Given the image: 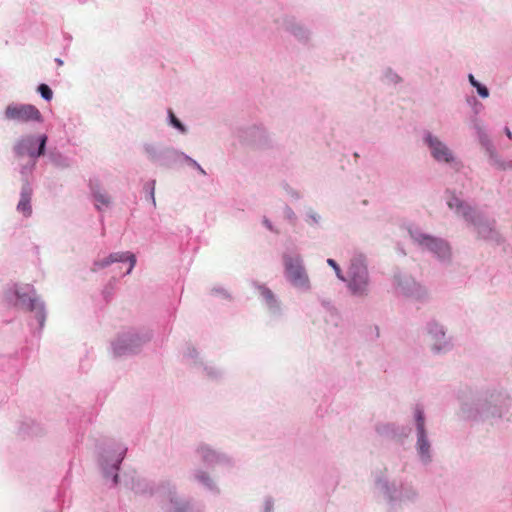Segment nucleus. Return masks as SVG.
Masks as SVG:
<instances>
[{
  "instance_id": "obj_1",
  "label": "nucleus",
  "mask_w": 512,
  "mask_h": 512,
  "mask_svg": "<svg viewBox=\"0 0 512 512\" xmlns=\"http://www.w3.org/2000/svg\"><path fill=\"white\" fill-rule=\"evenodd\" d=\"M2 301L10 308L31 313L39 327H44L48 315L46 303L33 284L9 283L3 290Z\"/></svg>"
},
{
  "instance_id": "obj_2",
  "label": "nucleus",
  "mask_w": 512,
  "mask_h": 512,
  "mask_svg": "<svg viewBox=\"0 0 512 512\" xmlns=\"http://www.w3.org/2000/svg\"><path fill=\"white\" fill-rule=\"evenodd\" d=\"M346 284L348 294L356 299H366L371 293V278L367 261L363 255H354L347 266L342 281Z\"/></svg>"
},
{
  "instance_id": "obj_3",
  "label": "nucleus",
  "mask_w": 512,
  "mask_h": 512,
  "mask_svg": "<svg viewBox=\"0 0 512 512\" xmlns=\"http://www.w3.org/2000/svg\"><path fill=\"white\" fill-rule=\"evenodd\" d=\"M282 266L283 276L292 289L300 293H309L313 289V282L301 253H283Z\"/></svg>"
},
{
  "instance_id": "obj_4",
  "label": "nucleus",
  "mask_w": 512,
  "mask_h": 512,
  "mask_svg": "<svg viewBox=\"0 0 512 512\" xmlns=\"http://www.w3.org/2000/svg\"><path fill=\"white\" fill-rule=\"evenodd\" d=\"M151 339L147 331L136 328H124L110 340L109 353L114 358L129 357L138 354Z\"/></svg>"
},
{
  "instance_id": "obj_5",
  "label": "nucleus",
  "mask_w": 512,
  "mask_h": 512,
  "mask_svg": "<svg viewBox=\"0 0 512 512\" xmlns=\"http://www.w3.org/2000/svg\"><path fill=\"white\" fill-rule=\"evenodd\" d=\"M423 142L427 147L431 158L439 165L458 170L462 167V161L453 148L439 135L426 132Z\"/></svg>"
},
{
  "instance_id": "obj_6",
  "label": "nucleus",
  "mask_w": 512,
  "mask_h": 512,
  "mask_svg": "<svg viewBox=\"0 0 512 512\" xmlns=\"http://www.w3.org/2000/svg\"><path fill=\"white\" fill-rule=\"evenodd\" d=\"M4 121L18 125L42 124L44 116L40 109L31 103L10 102L2 112Z\"/></svg>"
},
{
  "instance_id": "obj_7",
  "label": "nucleus",
  "mask_w": 512,
  "mask_h": 512,
  "mask_svg": "<svg viewBox=\"0 0 512 512\" xmlns=\"http://www.w3.org/2000/svg\"><path fill=\"white\" fill-rule=\"evenodd\" d=\"M408 231L415 244L433 253L440 261L449 262L451 260L452 249L446 240L428 234L414 225H411Z\"/></svg>"
},
{
  "instance_id": "obj_8",
  "label": "nucleus",
  "mask_w": 512,
  "mask_h": 512,
  "mask_svg": "<svg viewBox=\"0 0 512 512\" xmlns=\"http://www.w3.org/2000/svg\"><path fill=\"white\" fill-rule=\"evenodd\" d=\"M473 405L476 413L483 417H500L508 411L510 399L505 393L491 391L480 394Z\"/></svg>"
},
{
  "instance_id": "obj_9",
  "label": "nucleus",
  "mask_w": 512,
  "mask_h": 512,
  "mask_svg": "<svg viewBox=\"0 0 512 512\" xmlns=\"http://www.w3.org/2000/svg\"><path fill=\"white\" fill-rule=\"evenodd\" d=\"M47 141L45 133H26L15 140L12 149L18 157L28 156L35 160L45 154Z\"/></svg>"
},
{
  "instance_id": "obj_10",
  "label": "nucleus",
  "mask_w": 512,
  "mask_h": 512,
  "mask_svg": "<svg viewBox=\"0 0 512 512\" xmlns=\"http://www.w3.org/2000/svg\"><path fill=\"white\" fill-rule=\"evenodd\" d=\"M425 341L434 354H444L452 348V341L445 326L431 319L424 326Z\"/></svg>"
},
{
  "instance_id": "obj_11",
  "label": "nucleus",
  "mask_w": 512,
  "mask_h": 512,
  "mask_svg": "<svg viewBox=\"0 0 512 512\" xmlns=\"http://www.w3.org/2000/svg\"><path fill=\"white\" fill-rule=\"evenodd\" d=\"M127 448L122 444H115L105 448L99 457V465L103 476L116 484L118 481L119 466L126 454Z\"/></svg>"
},
{
  "instance_id": "obj_12",
  "label": "nucleus",
  "mask_w": 512,
  "mask_h": 512,
  "mask_svg": "<svg viewBox=\"0 0 512 512\" xmlns=\"http://www.w3.org/2000/svg\"><path fill=\"white\" fill-rule=\"evenodd\" d=\"M474 129L481 147L484 149V154L488 164L499 171L512 170V160L503 158L495 146L493 145L484 124L476 122Z\"/></svg>"
},
{
  "instance_id": "obj_13",
  "label": "nucleus",
  "mask_w": 512,
  "mask_h": 512,
  "mask_svg": "<svg viewBox=\"0 0 512 512\" xmlns=\"http://www.w3.org/2000/svg\"><path fill=\"white\" fill-rule=\"evenodd\" d=\"M413 419L416 429V455L421 463L428 464L433 458V448L425 426V415L423 410L416 408L413 412Z\"/></svg>"
},
{
  "instance_id": "obj_14",
  "label": "nucleus",
  "mask_w": 512,
  "mask_h": 512,
  "mask_svg": "<svg viewBox=\"0 0 512 512\" xmlns=\"http://www.w3.org/2000/svg\"><path fill=\"white\" fill-rule=\"evenodd\" d=\"M400 481V478L386 475L379 476L375 480L374 495L379 502L385 504L390 510H396Z\"/></svg>"
},
{
  "instance_id": "obj_15",
  "label": "nucleus",
  "mask_w": 512,
  "mask_h": 512,
  "mask_svg": "<svg viewBox=\"0 0 512 512\" xmlns=\"http://www.w3.org/2000/svg\"><path fill=\"white\" fill-rule=\"evenodd\" d=\"M269 139L266 128L259 123H252L239 129L238 140L246 147L259 148Z\"/></svg>"
},
{
  "instance_id": "obj_16",
  "label": "nucleus",
  "mask_w": 512,
  "mask_h": 512,
  "mask_svg": "<svg viewBox=\"0 0 512 512\" xmlns=\"http://www.w3.org/2000/svg\"><path fill=\"white\" fill-rule=\"evenodd\" d=\"M395 283L398 291L407 297L415 300H426L429 298L428 289L410 275H397Z\"/></svg>"
},
{
  "instance_id": "obj_17",
  "label": "nucleus",
  "mask_w": 512,
  "mask_h": 512,
  "mask_svg": "<svg viewBox=\"0 0 512 512\" xmlns=\"http://www.w3.org/2000/svg\"><path fill=\"white\" fill-rule=\"evenodd\" d=\"M448 208L457 216L468 223L478 225L480 217L475 209L455 194H448L446 197Z\"/></svg>"
},
{
  "instance_id": "obj_18",
  "label": "nucleus",
  "mask_w": 512,
  "mask_h": 512,
  "mask_svg": "<svg viewBox=\"0 0 512 512\" xmlns=\"http://www.w3.org/2000/svg\"><path fill=\"white\" fill-rule=\"evenodd\" d=\"M192 480L210 494L219 495L221 493L218 478L207 469L196 468L193 470Z\"/></svg>"
},
{
  "instance_id": "obj_19",
  "label": "nucleus",
  "mask_w": 512,
  "mask_h": 512,
  "mask_svg": "<svg viewBox=\"0 0 512 512\" xmlns=\"http://www.w3.org/2000/svg\"><path fill=\"white\" fill-rule=\"evenodd\" d=\"M196 453L201 461L210 466L230 464L231 458L224 452H221L207 444H201L197 447Z\"/></svg>"
},
{
  "instance_id": "obj_20",
  "label": "nucleus",
  "mask_w": 512,
  "mask_h": 512,
  "mask_svg": "<svg viewBox=\"0 0 512 512\" xmlns=\"http://www.w3.org/2000/svg\"><path fill=\"white\" fill-rule=\"evenodd\" d=\"M419 499L420 495L417 487L411 482L403 481L401 479L396 501V510L411 504H415L419 501Z\"/></svg>"
},
{
  "instance_id": "obj_21",
  "label": "nucleus",
  "mask_w": 512,
  "mask_h": 512,
  "mask_svg": "<svg viewBox=\"0 0 512 512\" xmlns=\"http://www.w3.org/2000/svg\"><path fill=\"white\" fill-rule=\"evenodd\" d=\"M90 192L97 210H104L110 206L112 202L111 196L99 183L91 182Z\"/></svg>"
},
{
  "instance_id": "obj_22",
  "label": "nucleus",
  "mask_w": 512,
  "mask_h": 512,
  "mask_svg": "<svg viewBox=\"0 0 512 512\" xmlns=\"http://www.w3.org/2000/svg\"><path fill=\"white\" fill-rule=\"evenodd\" d=\"M256 289L262 301L267 306L269 312L273 315L280 314L282 311V306L274 293L270 289L260 285L257 286Z\"/></svg>"
},
{
  "instance_id": "obj_23",
  "label": "nucleus",
  "mask_w": 512,
  "mask_h": 512,
  "mask_svg": "<svg viewBox=\"0 0 512 512\" xmlns=\"http://www.w3.org/2000/svg\"><path fill=\"white\" fill-rule=\"evenodd\" d=\"M143 155L154 163H162L164 159V148L157 142L148 141L142 145Z\"/></svg>"
},
{
  "instance_id": "obj_24",
  "label": "nucleus",
  "mask_w": 512,
  "mask_h": 512,
  "mask_svg": "<svg viewBox=\"0 0 512 512\" xmlns=\"http://www.w3.org/2000/svg\"><path fill=\"white\" fill-rule=\"evenodd\" d=\"M285 24L287 31H289L298 40L307 41L310 39L311 32L309 29L294 18H285Z\"/></svg>"
},
{
  "instance_id": "obj_25",
  "label": "nucleus",
  "mask_w": 512,
  "mask_h": 512,
  "mask_svg": "<svg viewBox=\"0 0 512 512\" xmlns=\"http://www.w3.org/2000/svg\"><path fill=\"white\" fill-rule=\"evenodd\" d=\"M32 189L25 185L23 186L20 194V199L17 204V212L20 213L23 217L28 218L32 214Z\"/></svg>"
},
{
  "instance_id": "obj_26",
  "label": "nucleus",
  "mask_w": 512,
  "mask_h": 512,
  "mask_svg": "<svg viewBox=\"0 0 512 512\" xmlns=\"http://www.w3.org/2000/svg\"><path fill=\"white\" fill-rule=\"evenodd\" d=\"M166 509L168 512H189L190 503L174 492L169 495Z\"/></svg>"
},
{
  "instance_id": "obj_27",
  "label": "nucleus",
  "mask_w": 512,
  "mask_h": 512,
  "mask_svg": "<svg viewBox=\"0 0 512 512\" xmlns=\"http://www.w3.org/2000/svg\"><path fill=\"white\" fill-rule=\"evenodd\" d=\"M113 263H127L128 269L125 272L126 275H129L133 268L136 265L137 259L134 253L130 251H117L111 253Z\"/></svg>"
},
{
  "instance_id": "obj_28",
  "label": "nucleus",
  "mask_w": 512,
  "mask_h": 512,
  "mask_svg": "<svg viewBox=\"0 0 512 512\" xmlns=\"http://www.w3.org/2000/svg\"><path fill=\"white\" fill-rule=\"evenodd\" d=\"M305 223L309 226V227H312V228H317V227H321L322 223H323V218L322 216L317 212L315 211L314 209L312 208H309L306 212H305Z\"/></svg>"
},
{
  "instance_id": "obj_29",
  "label": "nucleus",
  "mask_w": 512,
  "mask_h": 512,
  "mask_svg": "<svg viewBox=\"0 0 512 512\" xmlns=\"http://www.w3.org/2000/svg\"><path fill=\"white\" fill-rule=\"evenodd\" d=\"M167 124L176 129L182 135L186 134L188 131L187 127L176 117L172 110H168Z\"/></svg>"
},
{
  "instance_id": "obj_30",
  "label": "nucleus",
  "mask_w": 512,
  "mask_h": 512,
  "mask_svg": "<svg viewBox=\"0 0 512 512\" xmlns=\"http://www.w3.org/2000/svg\"><path fill=\"white\" fill-rule=\"evenodd\" d=\"M468 80L469 83L476 89L478 95L481 98L486 99L489 97L490 93L488 88L485 85L481 84L479 81H477L472 74L468 75Z\"/></svg>"
},
{
  "instance_id": "obj_31",
  "label": "nucleus",
  "mask_w": 512,
  "mask_h": 512,
  "mask_svg": "<svg viewBox=\"0 0 512 512\" xmlns=\"http://www.w3.org/2000/svg\"><path fill=\"white\" fill-rule=\"evenodd\" d=\"M114 264L111 253L107 256L96 259L92 264V271H99Z\"/></svg>"
},
{
  "instance_id": "obj_32",
  "label": "nucleus",
  "mask_w": 512,
  "mask_h": 512,
  "mask_svg": "<svg viewBox=\"0 0 512 512\" xmlns=\"http://www.w3.org/2000/svg\"><path fill=\"white\" fill-rule=\"evenodd\" d=\"M326 263L329 267L332 268V270L335 273L336 278L342 282L344 280L346 273L343 272L340 265L332 258H328L326 260Z\"/></svg>"
},
{
  "instance_id": "obj_33",
  "label": "nucleus",
  "mask_w": 512,
  "mask_h": 512,
  "mask_svg": "<svg viewBox=\"0 0 512 512\" xmlns=\"http://www.w3.org/2000/svg\"><path fill=\"white\" fill-rule=\"evenodd\" d=\"M37 92L40 94L43 100L49 102L53 99V91L47 84H40L37 87Z\"/></svg>"
},
{
  "instance_id": "obj_34",
  "label": "nucleus",
  "mask_w": 512,
  "mask_h": 512,
  "mask_svg": "<svg viewBox=\"0 0 512 512\" xmlns=\"http://www.w3.org/2000/svg\"><path fill=\"white\" fill-rule=\"evenodd\" d=\"M181 155L183 156L185 162L190 167L196 169L201 175H203V176L206 175V171L201 167V165L196 160H194L193 158H191L190 156H188L184 153H181Z\"/></svg>"
},
{
  "instance_id": "obj_35",
  "label": "nucleus",
  "mask_w": 512,
  "mask_h": 512,
  "mask_svg": "<svg viewBox=\"0 0 512 512\" xmlns=\"http://www.w3.org/2000/svg\"><path fill=\"white\" fill-rule=\"evenodd\" d=\"M262 512H275V501L272 497H265L263 499Z\"/></svg>"
},
{
  "instance_id": "obj_36",
  "label": "nucleus",
  "mask_w": 512,
  "mask_h": 512,
  "mask_svg": "<svg viewBox=\"0 0 512 512\" xmlns=\"http://www.w3.org/2000/svg\"><path fill=\"white\" fill-rule=\"evenodd\" d=\"M376 431L381 434H387L389 431H394V427L390 423H378L376 425Z\"/></svg>"
},
{
  "instance_id": "obj_37",
  "label": "nucleus",
  "mask_w": 512,
  "mask_h": 512,
  "mask_svg": "<svg viewBox=\"0 0 512 512\" xmlns=\"http://www.w3.org/2000/svg\"><path fill=\"white\" fill-rule=\"evenodd\" d=\"M187 357H188V360L190 361V363L193 365H204L202 359H200V357H199V353L196 352L195 350L189 352Z\"/></svg>"
},
{
  "instance_id": "obj_38",
  "label": "nucleus",
  "mask_w": 512,
  "mask_h": 512,
  "mask_svg": "<svg viewBox=\"0 0 512 512\" xmlns=\"http://www.w3.org/2000/svg\"><path fill=\"white\" fill-rule=\"evenodd\" d=\"M262 225L269 231L278 233V229L273 225V223L267 217L262 218Z\"/></svg>"
},
{
  "instance_id": "obj_39",
  "label": "nucleus",
  "mask_w": 512,
  "mask_h": 512,
  "mask_svg": "<svg viewBox=\"0 0 512 512\" xmlns=\"http://www.w3.org/2000/svg\"><path fill=\"white\" fill-rule=\"evenodd\" d=\"M385 75L389 81L393 83H398L400 81L399 75L391 69L386 70Z\"/></svg>"
},
{
  "instance_id": "obj_40",
  "label": "nucleus",
  "mask_w": 512,
  "mask_h": 512,
  "mask_svg": "<svg viewBox=\"0 0 512 512\" xmlns=\"http://www.w3.org/2000/svg\"><path fill=\"white\" fill-rule=\"evenodd\" d=\"M284 212L288 219L292 220L295 218V213L293 212V210L290 207H285Z\"/></svg>"
},
{
  "instance_id": "obj_41",
  "label": "nucleus",
  "mask_w": 512,
  "mask_h": 512,
  "mask_svg": "<svg viewBox=\"0 0 512 512\" xmlns=\"http://www.w3.org/2000/svg\"><path fill=\"white\" fill-rule=\"evenodd\" d=\"M505 134L507 135L508 138L512 139V132L507 127L505 128Z\"/></svg>"
},
{
  "instance_id": "obj_42",
  "label": "nucleus",
  "mask_w": 512,
  "mask_h": 512,
  "mask_svg": "<svg viewBox=\"0 0 512 512\" xmlns=\"http://www.w3.org/2000/svg\"><path fill=\"white\" fill-rule=\"evenodd\" d=\"M41 431H31V432H27V434H31V435H37L39 434Z\"/></svg>"
},
{
  "instance_id": "obj_43",
  "label": "nucleus",
  "mask_w": 512,
  "mask_h": 512,
  "mask_svg": "<svg viewBox=\"0 0 512 512\" xmlns=\"http://www.w3.org/2000/svg\"><path fill=\"white\" fill-rule=\"evenodd\" d=\"M56 61H57V63H58L59 65H62V64H63V61H62L61 59H56Z\"/></svg>"
}]
</instances>
